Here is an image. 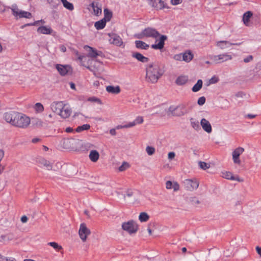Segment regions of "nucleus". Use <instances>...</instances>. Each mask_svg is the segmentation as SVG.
I'll return each instance as SVG.
<instances>
[{
  "instance_id": "1",
  "label": "nucleus",
  "mask_w": 261,
  "mask_h": 261,
  "mask_svg": "<svg viewBox=\"0 0 261 261\" xmlns=\"http://www.w3.org/2000/svg\"><path fill=\"white\" fill-rule=\"evenodd\" d=\"M135 36L138 39L151 38L155 39V42L158 41V38H159L158 43L152 44L151 46V47L154 49H163L164 47L165 41L167 39V37L166 35H161L156 29L150 27L145 28L141 32L136 34Z\"/></svg>"
},
{
  "instance_id": "2",
  "label": "nucleus",
  "mask_w": 261,
  "mask_h": 261,
  "mask_svg": "<svg viewBox=\"0 0 261 261\" xmlns=\"http://www.w3.org/2000/svg\"><path fill=\"white\" fill-rule=\"evenodd\" d=\"M3 117L7 122L21 128H27L31 123L29 117L16 112H6L4 114Z\"/></svg>"
},
{
  "instance_id": "3",
  "label": "nucleus",
  "mask_w": 261,
  "mask_h": 261,
  "mask_svg": "<svg viewBox=\"0 0 261 261\" xmlns=\"http://www.w3.org/2000/svg\"><path fill=\"white\" fill-rule=\"evenodd\" d=\"M163 71L155 63L148 64L146 68V80L148 82L155 83L162 76Z\"/></svg>"
},
{
  "instance_id": "4",
  "label": "nucleus",
  "mask_w": 261,
  "mask_h": 261,
  "mask_svg": "<svg viewBox=\"0 0 261 261\" xmlns=\"http://www.w3.org/2000/svg\"><path fill=\"white\" fill-rule=\"evenodd\" d=\"M52 110L61 118H68L71 114L72 111L69 106L63 101L54 102L51 106Z\"/></svg>"
},
{
  "instance_id": "5",
  "label": "nucleus",
  "mask_w": 261,
  "mask_h": 261,
  "mask_svg": "<svg viewBox=\"0 0 261 261\" xmlns=\"http://www.w3.org/2000/svg\"><path fill=\"white\" fill-rule=\"evenodd\" d=\"M166 113L169 116L181 117L187 114L188 111L185 105L181 104L177 106H170Z\"/></svg>"
},
{
  "instance_id": "6",
  "label": "nucleus",
  "mask_w": 261,
  "mask_h": 261,
  "mask_svg": "<svg viewBox=\"0 0 261 261\" xmlns=\"http://www.w3.org/2000/svg\"><path fill=\"white\" fill-rule=\"evenodd\" d=\"M121 226L122 229L129 234H135L138 230V225L133 220L122 223Z\"/></svg>"
},
{
  "instance_id": "7",
  "label": "nucleus",
  "mask_w": 261,
  "mask_h": 261,
  "mask_svg": "<svg viewBox=\"0 0 261 261\" xmlns=\"http://www.w3.org/2000/svg\"><path fill=\"white\" fill-rule=\"evenodd\" d=\"M11 9L13 15L17 18H30L32 17V14L31 13L19 10L16 4L13 5L11 7Z\"/></svg>"
},
{
  "instance_id": "8",
  "label": "nucleus",
  "mask_w": 261,
  "mask_h": 261,
  "mask_svg": "<svg viewBox=\"0 0 261 261\" xmlns=\"http://www.w3.org/2000/svg\"><path fill=\"white\" fill-rule=\"evenodd\" d=\"M232 59V56L227 53L214 55L211 57V59L215 64L222 63L231 60Z\"/></svg>"
},
{
  "instance_id": "9",
  "label": "nucleus",
  "mask_w": 261,
  "mask_h": 261,
  "mask_svg": "<svg viewBox=\"0 0 261 261\" xmlns=\"http://www.w3.org/2000/svg\"><path fill=\"white\" fill-rule=\"evenodd\" d=\"M91 234L90 230L86 226L85 223H81L79 230V235L83 242H85L87 237Z\"/></svg>"
},
{
  "instance_id": "10",
  "label": "nucleus",
  "mask_w": 261,
  "mask_h": 261,
  "mask_svg": "<svg viewBox=\"0 0 261 261\" xmlns=\"http://www.w3.org/2000/svg\"><path fill=\"white\" fill-rule=\"evenodd\" d=\"M244 151V149L243 147H239L235 149L232 152V160L235 164L240 165L241 160L240 156Z\"/></svg>"
},
{
  "instance_id": "11",
  "label": "nucleus",
  "mask_w": 261,
  "mask_h": 261,
  "mask_svg": "<svg viewBox=\"0 0 261 261\" xmlns=\"http://www.w3.org/2000/svg\"><path fill=\"white\" fill-rule=\"evenodd\" d=\"M184 183L186 189L190 191L197 189L199 186V183L196 179H187Z\"/></svg>"
},
{
  "instance_id": "12",
  "label": "nucleus",
  "mask_w": 261,
  "mask_h": 261,
  "mask_svg": "<svg viewBox=\"0 0 261 261\" xmlns=\"http://www.w3.org/2000/svg\"><path fill=\"white\" fill-rule=\"evenodd\" d=\"M84 48L87 51V56L91 58H96L97 56H101L102 53L97 51L96 49L88 45H85Z\"/></svg>"
},
{
  "instance_id": "13",
  "label": "nucleus",
  "mask_w": 261,
  "mask_h": 261,
  "mask_svg": "<svg viewBox=\"0 0 261 261\" xmlns=\"http://www.w3.org/2000/svg\"><path fill=\"white\" fill-rule=\"evenodd\" d=\"M110 37L109 42L111 44H114L117 46H121L123 44L121 38L116 34H109Z\"/></svg>"
},
{
  "instance_id": "14",
  "label": "nucleus",
  "mask_w": 261,
  "mask_h": 261,
  "mask_svg": "<svg viewBox=\"0 0 261 261\" xmlns=\"http://www.w3.org/2000/svg\"><path fill=\"white\" fill-rule=\"evenodd\" d=\"M222 176L227 179L231 180H236L239 182H243L244 179L240 178L238 175L233 176L232 173L229 171H224L222 172Z\"/></svg>"
},
{
  "instance_id": "15",
  "label": "nucleus",
  "mask_w": 261,
  "mask_h": 261,
  "mask_svg": "<svg viewBox=\"0 0 261 261\" xmlns=\"http://www.w3.org/2000/svg\"><path fill=\"white\" fill-rule=\"evenodd\" d=\"M56 69L59 73L62 76L66 75L71 70V67L70 66L62 65L61 64H57Z\"/></svg>"
},
{
  "instance_id": "16",
  "label": "nucleus",
  "mask_w": 261,
  "mask_h": 261,
  "mask_svg": "<svg viewBox=\"0 0 261 261\" xmlns=\"http://www.w3.org/2000/svg\"><path fill=\"white\" fill-rule=\"evenodd\" d=\"M200 125L203 129L207 133H211L212 131L211 124L208 120L205 118H202L200 121Z\"/></svg>"
},
{
  "instance_id": "17",
  "label": "nucleus",
  "mask_w": 261,
  "mask_h": 261,
  "mask_svg": "<svg viewBox=\"0 0 261 261\" xmlns=\"http://www.w3.org/2000/svg\"><path fill=\"white\" fill-rule=\"evenodd\" d=\"M149 5L157 9H162L164 7V2L162 0H148Z\"/></svg>"
},
{
  "instance_id": "18",
  "label": "nucleus",
  "mask_w": 261,
  "mask_h": 261,
  "mask_svg": "<svg viewBox=\"0 0 261 261\" xmlns=\"http://www.w3.org/2000/svg\"><path fill=\"white\" fill-rule=\"evenodd\" d=\"M77 140L74 139H65L63 142L64 147L66 149H73V144H75Z\"/></svg>"
},
{
  "instance_id": "19",
  "label": "nucleus",
  "mask_w": 261,
  "mask_h": 261,
  "mask_svg": "<svg viewBox=\"0 0 261 261\" xmlns=\"http://www.w3.org/2000/svg\"><path fill=\"white\" fill-rule=\"evenodd\" d=\"M166 188L168 190L173 189V191L175 192L179 190V185L176 181L172 182L171 181L168 180L166 182Z\"/></svg>"
},
{
  "instance_id": "20",
  "label": "nucleus",
  "mask_w": 261,
  "mask_h": 261,
  "mask_svg": "<svg viewBox=\"0 0 261 261\" xmlns=\"http://www.w3.org/2000/svg\"><path fill=\"white\" fill-rule=\"evenodd\" d=\"M232 45H238V44L231 43L227 41H219L216 43V46L221 49H224Z\"/></svg>"
},
{
  "instance_id": "21",
  "label": "nucleus",
  "mask_w": 261,
  "mask_h": 261,
  "mask_svg": "<svg viewBox=\"0 0 261 261\" xmlns=\"http://www.w3.org/2000/svg\"><path fill=\"white\" fill-rule=\"evenodd\" d=\"M106 91L109 93L114 94H117L120 92V87L119 86H108L106 87Z\"/></svg>"
},
{
  "instance_id": "22",
  "label": "nucleus",
  "mask_w": 261,
  "mask_h": 261,
  "mask_svg": "<svg viewBox=\"0 0 261 261\" xmlns=\"http://www.w3.org/2000/svg\"><path fill=\"white\" fill-rule=\"evenodd\" d=\"M132 57L142 63H147L149 61V59L148 58L144 57L141 54L138 52L133 53Z\"/></svg>"
},
{
  "instance_id": "23",
  "label": "nucleus",
  "mask_w": 261,
  "mask_h": 261,
  "mask_svg": "<svg viewBox=\"0 0 261 261\" xmlns=\"http://www.w3.org/2000/svg\"><path fill=\"white\" fill-rule=\"evenodd\" d=\"M91 7L93 8L94 13L95 15L98 16L101 14V8L99 6V4L97 2H93L91 4Z\"/></svg>"
},
{
  "instance_id": "24",
  "label": "nucleus",
  "mask_w": 261,
  "mask_h": 261,
  "mask_svg": "<svg viewBox=\"0 0 261 261\" xmlns=\"http://www.w3.org/2000/svg\"><path fill=\"white\" fill-rule=\"evenodd\" d=\"M90 160L93 162H96L98 161L99 158V154L96 150H92L90 152L89 155Z\"/></svg>"
},
{
  "instance_id": "25",
  "label": "nucleus",
  "mask_w": 261,
  "mask_h": 261,
  "mask_svg": "<svg viewBox=\"0 0 261 261\" xmlns=\"http://www.w3.org/2000/svg\"><path fill=\"white\" fill-rule=\"evenodd\" d=\"M252 16V13L251 11H247L245 12L243 16V21L244 24L246 26L249 25V21L250 18Z\"/></svg>"
},
{
  "instance_id": "26",
  "label": "nucleus",
  "mask_w": 261,
  "mask_h": 261,
  "mask_svg": "<svg viewBox=\"0 0 261 261\" xmlns=\"http://www.w3.org/2000/svg\"><path fill=\"white\" fill-rule=\"evenodd\" d=\"M74 53L77 56V59L80 61L81 64L82 65L85 66L87 68L89 69V70H91L90 66H86L85 64H84L85 61L86 60V57L85 56L83 55H80L78 52L77 50H74Z\"/></svg>"
},
{
  "instance_id": "27",
  "label": "nucleus",
  "mask_w": 261,
  "mask_h": 261,
  "mask_svg": "<svg viewBox=\"0 0 261 261\" xmlns=\"http://www.w3.org/2000/svg\"><path fill=\"white\" fill-rule=\"evenodd\" d=\"M136 47L138 49H147L149 46L148 44H146L145 42L140 41V40H136L135 42Z\"/></svg>"
},
{
  "instance_id": "28",
  "label": "nucleus",
  "mask_w": 261,
  "mask_h": 261,
  "mask_svg": "<svg viewBox=\"0 0 261 261\" xmlns=\"http://www.w3.org/2000/svg\"><path fill=\"white\" fill-rule=\"evenodd\" d=\"M37 32L43 34H51L53 31L50 28L41 26L38 28Z\"/></svg>"
},
{
  "instance_id": "29",
  "label": "nucleus",
  "mask_w": 261,
  "mask_h": 261,
  "mask_svg": "<svg viewBox=\"0 0 261 261\" xmlns=\"http://www.w3.org/2000/svg\"><path fill=\"white\" fill-rule=\"evenodd\" d=\"M182 61L186 62H189L193 58V55L190 51H186L185 53L182 54Z\"/></svg>"
},
{
  "instance_id": "30",
  "label": "nucleus",
  "mask_w": 261,
  "mask_h": 261,
  "mask_svg": "<svg viewBox=\"0 0 261 261\" xmlns=\"http://www.w3.org/2000/svg\"><path fill=\"white\" fill-rule=\"evenodd\" d=\"M188 80L187 76L182 75L178 77L176 80L175 83L178 85H182L185 84Z\"/></svg>"
},
{
  "instance_id": "31",
  "label": "nucleus",
  "mask_w": 261,
  "mask_h": 261,
  "mask_svg": "<svg viewBox=\"0 0 261 261\" xmlns=\"http://www.w3.org/2000/svg\"><path fill=\"white\" fill-rule=\"evenodd\" d=\"M106 22L107 21L102 18L100 20L96 21L94 24V27L98 30L102 29L105 27Z\"/></svg>"
},
{
  "instance_id": "32",
  "label": "nucleus",
  "mask_w": 261,
  "mask_h": 261,
  "mask_svg": "<svg viewBox=\"0 0 261 261\" xmlns=\"http://www.w3.org/2000/svg\"><path fill=\"white\" fill-rule=\"evenodd\" d=\"M104 17L103 19L107 22L109 21L112 17V12L107 8L104 9Z\"/></svg>"
},
{
  "instance_id": "33",
  "label": "nucleus",
  "mask_w": 261,
  "mask_h": 261,
  "mask_svg": "<svg viewBox=\"0 0 261 261\" xmlns=\"http://www.w3.org/2000/svg\"><path fill=\"white\" fill-rule=\"evenodd\" d=\"M203 82L201 80H198L197 83L193 87L192 90L194 92L199 91L202 88Z\"/></svg>"
},
{
  "instance_id": "34",
  "label": "nucleus",
  "mask_w": 261,
  "mask_h": 261,
  "mask_svg": "<svg viewBox=\"0 0 261 261\" xmlns=\"http://www.w3.org/2000/svg\"><path fill=\"white\" fill-rule=\"evenodd\" d=\"M191 126L196 130H199L200 129L199 122L198 120L194 118H191L190 119Z\"/></svg>"
},
{
  "instance_id": "35",
  "label": "nucleus",
  "mask_w": 261,
  "mask_h": 261,
  "mask_svg": "<svg viewBox=\"0 0 261 261\" xmlns=\"http://www.w3.org/2000/svg\"><path fill=\"white\" fill-rule=\"evenodd\" d=\"M63 6L67 9L72 11L74 9L73 5L72 3L68 2L67 0H61Z\"/></svg>"
},
{
  "instance_id": "36",
  "label": "nucleus",
  "mask_w": 261,
  "mask_h": 261,
  "mask_svg": "<svg viewBox=\"0 0 261 261\" xmlns=\"http://www.w3.org/2000/svg\"><path fill=\"white\" fill-rule=\"evenodd\" d=\"M149 215L145 212H142L139 215V220L141 222H146L149 220Z\"/></svg>"
},
{
  "instance_id": "37",
  "label": "nucleus",
  "mask_w": 261,
  "mask_h": 261,
  "mask_svg": "<svg viewBox=\"0 0 261 261\" xmlns=\"http://www.w3.org/2000/svg\"><path fill=\"white\" fill-rule=\"evenodd\" d=\"M4 155H5L4 151L3 149H0V175L3 172L4 169H5L4 166H3V165L1 163L2 160L4 158Z\"/></svg>"
},
{
  "instance_id": "38",
  "label": "nucleus",
  "mask_w": 261,
  "mask_h": 261,
  "mask_svg": "<svg viewBox=\"0 0 261 261\" xmlns=\"http://www.w3.org/2000/svg\"><path fill=\"white\" fill-rule=\"evenodd\" d=\"M34 109L37 113H41L44 110L43 106L40 102L36 103L34 106Z\"/></svg>"
},
{
  "instance_id": "39",
  "label": "nucleus",
  "mask_w": 261,
  "mask_h": 261,
  "mask_svg": "<svg viewBox=\"0 0 261 261\" xmlns=\"http://www.w3.org/2000/svg\"><path fill=\"white\" fill-rule=\"evenodd\" d=\"M40 163L43 166L46 167V168L47 170H51V169H52V165L51 164V163L49 161H47L46 160H44V159H42Z\"/></svg>"
},
{
  "instance_id": "40",
  "label": "nucleus",
  "mask_w": 261,
  "mask_h": 261,
  "mask_svg": "<svg viewBox=\"0 0 261 261\" xmlns=\"http://www.w3.org/2000/svg\"><path fill=\"white\" fill-rule=\"evenodd\" d=\"M48 245L53 247L56 250L59 251L62 249V247L59 245L57 243L55 242H49L47 244Z\"/></svg>"
},
{
  "instance_id": "41",
  "label": "nucleus",
  "mask_w": 261,
  "mask_h": 261,
  "mask_svg": "<svg viewBox=\"0 0 261 261\" xmlns=\"http://www.w3.org/2000/svg\"><path fill=\"white\" fill-rule=\"evenodd\" d=\"M32 124L34 126L39 127L42 126L43 122L40 119L35 118L33 119Z\"/></svg>"
},
{
  "instance_id": "42",
  "label": "nucleus",
  "mask_w": 261,
  "mask_h": 261,
  "mask_svg": "<svg viewBox=\"0 0 261 261\" xmlns=\"http://www.w3.org/2000/svg\"><path fill=\"white\" fill-rule=\"evenodd\" d=\"M90 125L89 124H83L82 126H78L76 129V131L77 132H81V131L84 130H88L89 129H90Z\"/></svg>"
},
{
  "instance_id": "43",
  "label": "nucleus",
  "mask_w": 261,
  "mask_h": 261,
  "mask_svg": "<svg viewBox=\"0 0 261 261\" xmlns=\"http://www.w3.org/2000/svg\"><path fill=\"white\" fill-rule=\"evenodd\" d=\"M198 165L200 167V168L203 169V170H206L207 169H208L210 167V164L202 161H199L198 162Z\"/></svg>"
},
{
  "instance_id": "44",
  "label": "nucleus",
  "mask_w": 261,
  "mask_h": 261,
  "mask_svg": "<svg viewBox=\"0 0 261 261\" xmlns=\"http://www.w3.org/2000/svg\"><path fill=\"white\" fill-rule=\"evenodd\" d=\"M129 167V165L128 163L123 162L122 164L119 167L118 170L120 172H122L128 168Z\"/></svg>"
},
{
  "instance_id": "45",
  "label": "nucleus",
  "mask_w": 261,
  "mask_h": 261,
  "mask_svg": "<svg viewBox=\"0 0 261 261\" xmlns=\"http://www.w3.org/2000/svg\"><path fill=\"white\" fill-rule=\"evenodd\" d=\"M146 151L149 155H151L154 153L155 149L152 146H147L146 148Z\"/></svg>"
},
{
  "instance_id": "46",
  "label": "nucleus",
  "mask_w": 261,
  "mask_h": 261,
  "mask_svg": "<svg viewBox=\"0 0 261 261\" xmlns=\"http://www.w3.org/2000/svg\"><path fill=\"white\" fill-rule=\"evenodd\" d=\"M47 1L53 7L55 8L60 4L59 0H47Z\"/></svg>"
},
{
  "instance_id": "47",
  "label": "nucleus",
  "mask_w": 261,
  "mask_h": 261,
  "mask_svg": "<svg viewBox=\"0 0 261 261\" xmlns=\"http://www.w3.org/2000/svg\"><path fill=\"white\" fill-rule=\"evenodd\" d=\"M88 101L90 102H96L100 105L102 104L101 100L100 99L94 96L88 98Z\"/></svg>"
},
{
  "instance_id": "48",
  "label": "nucleus",
  "mask_w": 261,
  "mask_h": 261,
  "mask_svg": "<svg viewBox=\"0 0 261 261\" xmlns=\"http://www.w3.org/2000/svg\"><path fill=\"white\" fill-rule=\"evenodd\" d=\"M190 201L193 204V205H197V204H199L200 202L199 200L196 198V197H191L190 198Z\"/></svg>"
},
{
  "instance_id": "49",
  "label": "nucleus",
  "mask_w": 261,
  "mask_h": 261,
  "mask_svg": "<svg viewBox=\"0 0 261 261\" xmlns=\"http://www.w3.org/2000/svg\"><path fill=\"white\" fill-rule=\"evenodd\" d=\"M135 125L141 124L143 122V118L142 116L137 117L134 121Z\"/></svg>"
},
{
  "instance_id": "50",
  "label": "nucleus",
  "mask_w": 261,
  "mask_h": 261,
  "mask_svg": "<svg viewBox=\"0 0 261 261\" xmlns=\"http://www.w3.org/2000/svg\"><path fill=\"white\" fill-rule=\"evenodd\" d=\"M205 102V97L202 96L198 98L197 103L199 106L203 105Z\"/></svg>"
},
{
  "instance_id": "51",
  "label": "nucleus",
  "mask_w": 261,
  "mask_h": 261,
  "mask_svg": "<svg viewBox=\"0 0 261 261\" xmlns=\"http://www.w3.org/2000/svg\"><path fill=\"white\" fill-rule=\"evenodd\" d=\"M182 54L175 55L173 59L176 61H182Z\"/></svg>"
},
{
  "instance_id": "52",
  "label": "nucleus",
  "mask_w": 261,
  "mask_h": 261,
  "mask_svg": "<svg viewBox=\"0 0 261 261\" xmlns=\"http://www.w3.org/2000/svg\"><path fill=\"white\" fill-rule=\"evenodd\" d=\"M252 59H253L252 56L249 55V56H247L246 58H244L243 61L245 63H248V62L251 61L252 60Z\"/></svg>"
},
{
  "instance_id": "53",
  "label": "nucleus",
  "mask_w": 261,
  "mask_h": 261,
  "mask_svg": "<svg viewBox=\"0 0 261 261\" xmlns=\"http://www.w3.org/2000/svg\"><path fill=\"white\" fill-rule=\"evenodd\" d=\"M182 0H171V3L173 5H177L181 3Z\"/></svg>"
},
{
  "instance_id": "54",
  "label": "nucleus",
  "mask_w": 261,
  "mask_h": 261,
  "mask_svg": "<svg viewBox=\"0 0 261 261\" xmlns=\"http://www.w3.org/2000/svg\"><path fill=\"white\" fill-rule=\"evenodd\" d=\"M175 154L174 152H170L168 154V158L169 160H172L174 158Z\"/></svg>"
},
{
  "instance_id": "55",
  "label": "nucleus",
  "mask_w": 261,
  "mask_h": 261,
  "mask_svg": "<svg viewBox=\"0 0 261 261\" xmlns=\"http://www.w3.org/2000/svg\"><path fill=\"white\" fill-rule=\"evenodd\" d=\"M218 81V80L217 78L215 77H213L210 80V83L211 84H215L217 83Z\"/></svg>"
},
{
  "instance_id": "56",
  "label": "nucleus",
  "mask_w": 261,
  "mask_h": 261,
  "mask_svg": "<svg viewBox=\"0 0 261 261\" xmlns=\"http://www.w3.org/2000/svg\"><path fill=\"white\" fill-rule=\"evenodd\" d=\"M7 237L6 238V241H12L13 239V234L12 233L7 234Z\"/></svg>"
},
{
  "instance_id": "57",
  "label": "nucleus",
  "mask_w": 261,
  "mask_h": 261,
  "mask_svg": "<svg viewBox=\"0 0 261 261\" xmlns=\"http://www.w3.org/2000/svg\"><path fill=\"white\" fill-rule=\"evenodd\" d=\"M135 125L134 121L129 122L127 124H125L126 128H129L134 126Z\"/></svg>"
},
{
  "instance_id": "58",
  "label": "nucleus",
  "mask_w": 261,
  "mask_h": 261,
  "mask_svg": "<svg viewBox=\"0 0 261 261\" xmlns=\"http://www.w3.org/2000/svg\"><path fill=\"white\" fill-rule=\"evenodd\" d=\"M134 194V192L132 190H128L126 191V195L128 197H130Z\"/></svg>"
},
{
  "instance_id": "59",
  "label": "nucleus",
  "mask_w": 261,
  "mask_h": 261,
  "mask_svg": "<svg viewBox=\"0 0 261 261\" xmlns=\"http://www.w3.org/2000/svg\"><path fill=\"white\" fill-rule=\"evenodd\" d=\"M28 217L24 215L23 216L21 217V221L22 222V223H26L28 221Z\"/></svg>"
},
{
  "instance_id": "60",
  "label": "nucleus",
  "mask_w": 261,
  "mask_h": 261,
  "mask_svg": "<svg viewBox=\"0 0 261 261\" xmlns=\"http://www.w3.org/2000/svg\"><path fill=\"white\" fill-rule=\"evenodd\" d=\"M7 237V235H6V234L1 235L0 236V241H6Z\"/></svg>"
},
{
  "instance_id": "61",
  "label": "nucleus",
  "mask_w": 261,
  "mask_h": 261,
  "mask_svg": "<svg viewBox=\"0 0 261 261\" xmlns=\"http://www.w3.org/2000/svg\"><path fill=\"white\" fill-rule=\"evenodd\" d=\"M256 251L257 253L261 256V247L259 246H256Z\"/></svg>"
},
{
  "instance_id": "62",
  "label": "nucleus",
  "mask_w": 261,
  "mask_h": 261,
  "mask_svg": "<svg viewBox=\"0 0 261 261\" xmlns=\"http://www.w3.org/2000/svg\"><path fill=\"white\" fill-rule=\"evenodd\" d=\"M4 260H6V261H16L15 258L13 257H5V258Z\"/></svg>"
},
{
  "instance_id": "63",
  "label": "nucleus",
  "mask_w": 261,
  "mask_h": 261,
  "mask_svg": "<svg viewBox=\"0 0 261 261\" xmlns=\"http://www.w3.org/2000/svg\"><path fill=\"white\" fill-rule=\"evenodd\" d=\"M40 141V139L38 138H33L32 140V143H36L38 142H39Z\"/></svg>"
},
{
  "instance_id": "64",
  "label": "nucleus",
  "mask_w": 261,
  "mask_h": 261,
  "mask_svg": "<svg viewBox=\"0 0 261 261\" xmlns=\"http://www.w3.org/2000/svg\"><path fill=\"white\" fill-rule=\"evenodd\" d=\"M60 50L63 53H65L66 51V47L64 45H61L60 47Z\"/></svg>"
}]
</instances>
